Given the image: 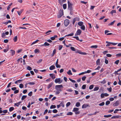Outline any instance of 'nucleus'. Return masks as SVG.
Instances as JSON below:
<instances>
[{
    "label": "nucleus",
    "mask_w": 121,
    "mask_h": 121,
    "mask_svg": "<svg viewBox=\"0 0 121 121\" xmlns=\"http://www.w3.org/2000/svg\"><path fill=\"white\" fill-rule=\"evenodd\" d=\"M70 49L73 51H75V52L78 53L81 55H86L87 54V53L85 52H82L80 50L78 49H76L73 47H71Z\"/></svg>",
    "instance_id": "1"
},
{
    "label": "nucleus",
    "mask_w": 121,
    "mask_h": 121,
    "mask_svg": "<svg viewBox=\"0 0 121 121\" xmlns=\"http://www.w3.org/2000/svg\"><path fill=\"white\" fill-rule=\"evenodd\" d=\"M27 69L29 70H30L32 69V68L30 66H28L27 68Z\"/></svg>",
    "instance_id": "58"
},
{
    "label": "nucleus",
    "mask_w": 121,
    "mask_h": 121,
    "mask_svg": "<svg viewBox=\"0 0 121 121\" xmlns=\"http://www.w3.org/2000/svg\"><path fill=\"white\" fill-rule=\"evenodd\" d=\"M69 80L71 81L73 83H75L76 82V81H75L74 80H73L70 78H69Z\"/></svg>",
    "instance_id": "59"
},
{
    "label": "nucleus",
    "mask_w": 121,
    "mask_h": 121,
    "mask_svg": "<svg viewBox=\"0 0 121 121\" xmlns=\"http://www.w3.org/2000/svg\"><path fill=\"white\" fill-rule=\"evenodd\" d=\"M62 113H60V114L59 115L58 114H56L54 116H53V117H57L58 116L59 117L60 116V115H62Z\"/></svg>",
    "instance_id": "22"
},
{
    "label": "nucleus",
    "mask_w": 121,
    "mask_h": 121,
    "mask_svg": "<svg viewBox=\"0 0 121 121\" xmlns=\"http://www.w3.org/2000/svg\"><path fill=\"white\" fill-rule=\"evenodd\" d=\"M105 104V103L104 102H103L102 103L99 104V105L100 106H104Z\"/></svg>",
    "instance_id": "53"
},
{
    "label": "nucleus",
    "mask_w": 121,
    "mask_h": 121,
    "mask_svg": "<svg viewBox=\"0 0 121 121\" xmlns=\"http://www.w3.org/2000/svg\"><path fill=\"white\" fill-rule=\"evenodd\" d=\"M63 7L64 9H66L67 8L66 4H64L63 5Z\"/></svg>",
    "instance_id": "35"
},
{
    "label": "nucleus",
    "mask_w": 121,
    "mask_h": 121,
    "mask_svg": "<svg viewBox=\"0 0 121 121\" xmlns=\"http://www.w3.org/2000/svg\"><path fill=\"white\" fill-rule=\"evenodd\" d=\"M89 105L88 104H84L82 105V108H86Z\"/></svg>",
    "instance_id": "15"
},
{
    "label": "nucleus",
    "mask_w": 121,
    "mask_h": 121,
    "mask_svg": "<svg viewBox=\"0 0 121 121\" xmlns=\"http://www.w3.org/2000/svg\"><path fill=\"white\" fill-rule=\"evenodd\" d=\"M71 104V103L70 102H68L66 104V107L67 108Z\"/></svg>",
    "instance_id": "49"
},
{
    "label": "nucleus",
    "mask_w": 121,
    "mask_h": 121,
    "mask_svg": "<svg viewBox=\"0 0 121 121\" xmlns=\"http://www.w3.org/2000/svg\"><path fill=\"white\" fill-rule=\"evenodd\" d=\"M14 108L13 107H10L9 108V111L10 112L14 110Z\"/></svg>",
    "instance_id": "29"
},
{
    "label": "nucleus",
    "mask_w": 121,
    "mask_h": 121,
    "mask_svg": "<svg viewBox=\"0 0 121 121\" xmlns=\"http://www.w3.org/2000/svg\"><path fill=\"white\" fill-rule=\"evenodd\" d=\"M56 106L54 105H52L50 107V108L51 109L55 108H56Z\"/></svg>",
    "instance_id": "23"
},
{
    "label": "nucleus",
    "mask_w": 121,
    "mask_h": 121,
    "mask_svg": "<svg viewBox=\"0 0 121 121\" xmlns=\"http://www.w3.org/2000/svg\"><path fill=\"white\" fill-rule=\"evenodd\" d=\"M57 112V110L56 109H54L52 110V112L54 113H56Z\"/></svg>",
    "instance_id": "55"
},
{
    "label": "nucleus",
    "mask_w": 121,
    "mask_h": 121,
    "mask_svg": "<svg viewBox=\"0 0 121 121\" xmlns=\"http://www.w3.org/2000/svg\"><path fill=\"white\" fill-rule=\"evenodd\" d=\"M33 11V10H29L26 11V14H29Z\"/></svg>",
    "instance_id": "36"
},
{
    "label": "nucleus",
    "mask_w": 121,
    "mask_h": 121,
    "mask_svg": "<svg viewBox=\"0 0 121 121\" xmlns=\"http://www.w3.org/2000/svg\"><path fill=\"white\" fill-rule=\"evenodd\" d=\"M27 97L26 95H23L21 99L22 100H23L25 99Z\"/></svg>",
    "instance_id": "31"
},
{
    "label": "nucleus",
    "mask_w": 121,
    "mask_h": 121,
    "mask_svg": "<svg viewBox=\"0 0 121 121\" xmlns=\"http://www.w3.org/2000/svg\"><path fill=\"white\" fill-rule=\"evenodd\" d=\"M63 15V11L62 10L60 9L59 11V14L57 15L58 18H60Z\"/></svg>",
    "instance_id": "4"
},
{
    "label": "nucleus",
    "mask_w": 121,
    "mask_h": 121,
    "mask_svg": "<svg viewBox=\"0 0 121 121\" xmlns=\"http://www.w3.org/2000/svg\"><path fill=\"white\" fill-rule=\"evenodd\" d=\"M34 52L35 53H37L39 52V51L38 49H36L35 50Z\"/></svg>",
    "instance_id": "33"
},
{
    "label": "nucleus",
    "mask_w": 121,
    "mask_h": 121,
    "mask_svg": "<svg viewBox=\"0 0 121 121\" xmlns=\"http://www.w3.org/2000/svg\"><path fill=\"white\" fill-rule=\"evenodd\" d=\"M73 114V113L71 112H68L67 114V115H71Z\"/></svg>",
    "instance_id": "42"
},
{
    "label": "nucleus",
    "mask_w": 121,
    "mask_h": 121,
    "mask_svg": "<svg viewBox=\"0 0 121 121\" xmlns=\"http://www.w3.org/2000/svg\"><path fill=\"white\" fill-rule=\"evenodd\" d=\"M107 90L109 92H111L112 90V88L111 87L109 88H107Z\"/></svg>",
    "instance_id": "38"
},
{
    "label": "nucleus",
    "mask_w": 121,
    "mask_h": 121,
    "mask_svg": "<svg viewBox=\"0 0 121 121\" xmlns=\"http://www.w3.org/2000/svg\"><path fill=\"white\" fill-rule=\"evenodd\" d=\"M78 24L79 26H83V22H78Z\"/></svg>",
    "instance_id": "21"
},
{
    "label": "nucleus",
    "mask_w": 121,
    "mask_h": 121,
    "mask_svg": "<svg viewBox=\"0 0 121 121\" xmlns=\"http://www.w3.org/2000/svg\"><path fill=\"white\" fill-rule=\"evenodd\" d=\"M56 52V50L55 49H54V50L53 51V53L52 54V56H53L55 54Z\"/></svg>",
    "instance_id": "48"
},
{
    "label": "nucleus",
    "mask_w": 121,
    "mask_h": 121,
    "mask_svg": "<svg viewBox=\"0 0 121 121\" xmlns=\"http://www.w3.org/2000/svg\"><path fill=\"white\" fill-rule=\"evenodd\" d=\"M115 22V20L114 21L112 22H111L108 25L110 26V25H113L114 24V23Z\"/></svg>",
    "instance_id": "37"
},
{
    "label": "nucleus",
    "mask_w": 121,
    "mask_h": 121,
    "mask_svg": "<svg viewBox=\"0 0 121 121\" xmlns=\"http://www.w3.org/2000/svg\"><path fill=\"white\" fill-rule=\"evenodd\" d=\"M86 87V85H83L82 86V88L83 89H85Z\"/></svg>",
    "instance_id": "64"
},
{
    "label": "nucleus",
    "mask_w": 121,
    "mask_h": 121,
    "mask_svg": "<svg viewBox=\"0 0 121 121\" xmlns=\"http://www.w3.org/2000/svg\"><path fill=\"white\" fill-rule=\"evenodd\" d=\"M104 94L102 93L101 94L100 96L101 98H103L104 97Z\"/></svg>",
    "instance_id": "63"
},
{
    "label": "nucleus",
    "mask_w": 121,
    "mask_h": 121,
    "mask_svg": "<svg viewBox=\"0 0 121 121\" xmlns=\"http://www.w3.org/2000/svg\"><path fill=\"white\" fill-rule=\"evenodd\" d=\"M73 35H74L73 33H72L66 35L65 36H64V37H65L66 36H73Z\"/></svg>",
    "instance_id": "25"
},
{
    "label": "nucleus",
    "mask_w": 121,
    "mask_h": 121,
    "mask_svg": "<svg viewBox=\"0 0 121 121\" xmlns=\"http://www.w3.org/2000/svg\"><path fill=\"white\" fill-rule=\"evenodd\" d=\"M60 106H62L63 107H64L65 105L63 102H61L60 104Z\"/></svg>",
    "instance_id": "46"
},
{
    "label": "nucleus",
    "mask_w": 121,
    "mask_h": 121,
    "mask_svg": "<svg viewBox=\"0 0 121 121\" xmlns=\"http://www.w3.org/2000/svg\"><path fill=\"white\" fill-rule=\"evenodd\" d=\"M79 19V18L78 17H76L74 18L73 21V24H74L75 22L76 21H78Z\"/></svg>",
    "instance_id": "9"
},
{
    "label": "nucleus",
    "mask_w": 121,
    "mask_h": 121,
    "mask_svg": "<svg viewBox=\"0 0 121 121\" xmlns=\"http://www.w3.org/2000/svg\"><path fill=\"white\" fill-rule=\"evenodd\" d=\"M39 41V40H36L34 42H33L31 44V45H32L33 44H34L37 43L38 41Z\"/></svg>",
    "instance_id": "41"
},
{
    "label": "nucleus",
    "mask_w": 121,
    "mask_h": 121,
    "mask_svg": "<svg viewBox=\"0 0 121 121\" xmlns=\"http://www.w3.org/2000/svg\"><path fill=\"white\" fill-rule=\"evenodd\" d=\"M50 45V44L47 42H45L44 44L43 45V46H48Z\"/></svg>",
    "instance_id": "26"
},
{
    "label": "nucleus",
    "mask_w": 121,
    "mask_h": 121,
    "mask_svg": "<svg viewBox=\"0 0 121 121\" xmlns=\"http://www.w3.org/2000/svg\"><path fill=\"white\" fill-rule=\"evenodd\" d=\"M63 82V80L61 79L60 78L56 79L55 80V82L56 83H58L59 84Z\"/></svg>",
    "instance_id": "3"
},
{
    "label": "nucleus",
    "mask_w": 121,
    "mask_h": 121,
    "mask_svg": "<svg viewBox=\"0 0 121 121\" xmlns=\"http://www.w3.org/2000/svg\"><path fill=\"white\" fill-rule=\"evenodd\" d=\"M119 60H117L115 61V63L117 65H118L119 63Z\"/></svg>",
    "instance_id": "56"
},
{
    "label": "nucleus",
    "mask_w": 121,
    "mask_h": 121,
    "mask_svg": "<svg viewBox=\"0 0 121 121\" xmlns=\"http://www.w3.org/2000/svg\"><path fill=\"white\" fill-rule=\"evenodd\" d=\"M13 40L14 42H16L17 39V36H16L13 39Z\"/></svg>",
    "instance_id": "24"
},
{
    "label": "nucleus",
    "mask_w": 121,
    "mask_h": 121,
    "mask_svg": "<svg viewBox=\"0 0 121 121\" xmlns=\"http://www.w3.org/2000/svg\"><path fill=\"white\" fill-rule=\"evenodd\" d=\"M23 10V9H22L20 10V11H17V13L18 15L19 16L22 13Z\"/></svg>",
    "instance_id": "17"
},
{
    "label": "nucleus",
    "mask_w": 121,
    "mask_h": 121,
    "mask_svg": "<svg viewBox=\"0 0 121 121\" xmlns=\"http://www.w3.org/2000/svg\"><path fill=\"white\" fill-rule=\"evenodd\" d=\"M32 94V92L30 91L28 94V95L30 96H31Z\"/></svg>",
    "instance_id": "62"
},
{
    "label": "nucleus",
    "mask_w": 121,
    "mask_h": 121,
    "mask_svg": "<svg viewBox=\"0 0 121 121\" xmlns=\"http://www.w3.org/2000/svg\"><path fill=\"white\" fill-rule=\"evenodd\" d=\"M94 86L93 85H91L89 87V89L90 90H91L94 87Z\"/></svg>",
    "instance_id": "39"
},
{
    "label": "nucleus",
    "mask_w": 121,
    "mask_h": 121,
    "mask_svg": "<svg viewBox=\"0 0 121 121\" xmlns=\"http://www.w3.org/2000/svg\"><path fill=\"white\" fill-rule=\"evenodd\" d=\"M80 105V103L79 102H78L76 103V106L77 107H79Z\"/></svg>",
    "instance_id": "32"
},
{
    "label": "nucleus",
    "mask_w": 121,
    "mask_h": 121,
    "mask_svg": "<svg viewBox=\"0 0 121 121\" xmlns=\"http://www.w3.org/2000/svg\"><path fill=\"white\" fill-rule=\"evenodd\" d=\"M11 23V21L9 20L7 22H5L4 23H3V24H4L5 25L9 23Z\"/></svg>",
    "instance_id": "30"
},
{
    "label": "nucleus",
    "mask_w": 121,
    "mask_h": 121,
    "mask_svg": "<svg viewBox=\"0 0 121 121\" xmlns=\"http://www.w3.org/2000/svg\"><path fill=\"white\" fill-rule=\"evenodd\" d=\"M63 88V86L62 85H56L55 86V88L57 91H61L62 90V89L61 88Z\"/></svg>",
    "instance_id": "2"
},
{
    "label": "nucleus",
    "mask_w": 121,
    "mask_h": 121,
    "mask_svg": "<svg viewBox=\"0 0 121 121\" xmlns=\"http://www.w3.org/2000/svg\"><path fill=\"white\" fill-rule=\"evenodd\" d=\"M19 87L20 88H22L24 86L21 83L20 84Z\"/></svg>",
    "instance_id": "51"
},
{
    "label": "nucleus",
    "mask_w": 121,
    "mask_h": 121,
    "mask_svg": "<svg viewBox=\"0 0 121 121\" xmlns=\"http://www.w3.org/2000/svg\"><path fill=\"white\" fill-rule=\"evenodd\" d=\"M66 91H68L72 92L73 91V90H71V89H68L66 90Z\"/></svg>",
    "instance_id": "61"
},
{
    "label": "nucleus",
    "mask_w": 121,
    "mask_h": 121,
    "mask_svg": "<svg viewBox=\"0 0 121 121\" xmlns=\"http://www.w3.org/2000/svg\"><path fill=\"white\" fill-rule=\"evenodd\" d=\"M52 83H50L49 84L47 87V88L48 89H49L52 86Z\"/></svg>",
    "instance_id": "40"
},
{
    "label": "nucleus",
    "mask_w": 121,
    "mask_h": 121,
    "mask_svg": "<svg viewBox=\"0 0 121 121\" xmlns=\"http://www.w3.org/2000/svg\"><path fill=\"white\" fill-rule=\"evenodd\" d=\"M79 110V109L77 108H73V109L72 111L73 112H76L78 111Z\"/></svg>",
    "instance_id": "16"
},
{
    "label": "nucleus",
    "mask_w": 121,
    "mask_h": 121,
    "mask_svg": "<svg viewBox=\"0 0 121 121\" xmlns=\"http://www.w3.org/2000/svg\"><path fill=\"white\" fill-rule=\"evenodd\" d=\"M28 84L30 85H33L35 84V83L34 82H29L28 83Z\"/></svg>",
    "instance_id": "47"
},
{
    "label": "nucleus",
    "mask_w": 121,
    "mask_h": 121,
    "mask_svg": "<svg viewBox=\"0 0 121 121\" xmlns=\"http://www.w3.org/2000/svg\"><path fill=\"white\" fill-rule=\"evenodd\" d=\"M80 28L81 29L83 30H84L85 29V27L84 25H83L81 26Z\"/></svg>",
    "instance_id": "45"
},
{
    "label": "nucleus",
    "mask_w": 121,
    "mask_h": 121,
    "mask_svg": "<svg viewBox=\"0 0 121 121\" xmlns=\"http://www.w3.org/2000/svg\"><path fill=\"white\" fill-rule=\"evenodd\" d=\"M110 103V102L109 100H108L105 103V104L106 105H107L109 104Z\"/></svg>",
    "instance_id": "44"
},
{
    "label": "nucleus",
    "mask_w": 121,
    "mask_h": 121,
    "mask_svg": "<svg viewBox=\"0 0 121 121\" xmlns=\"http://www.w3.org/2000/svg\"><path fill=\"white\" fill-rule=\"evenodd\" d=\"M112 116L111 115H104V117L105 118H108L111 117Z\"/></svg>",
    "instance_id": "27"
},
{
    "label": "nucleus",
    "mask_w": 121,
    "mask_h": 121,
    "mask_svg": "<svg viewBox=\"0 0 121 121\" xmlns=\"http://www.w3.org/2000/svg\"><path fill=\"white\" fill-rule=\"evenodd\" d=\"M116 13V11L114 10H112L110 12V13L112 14L113 13Z\"/></svg>",
    "instance_id": "50"
},
{
    "label": "nucleus",
    "mask_w": 121,
    "mask_h": 121,
    "mask_svg": "<svg viewBox=\"0 0 121 121\" xmlns=\"http://www.w3.org/2000/svg\"><path fill=\"white\" fill-rule=\"evenodd\" d=\"M120 116H114L112 117H111V119H116V118H120Z\"/></svg>",
    "instance_id": "11"
},
{
    "label": "nucleus",
    "mask_w": 121,
    "mask_h": 121,
    "mask_svg": "<svg viewBox=\"0 0 121 121\" xmlns=\"http://www.w3.org/2000/svg\"><path fill=\"white\" fill-rule=\"evenodd\" d=\"M21 101L19 102L18 103H16L14 104V105L18 107L19 105L21 103Z\"/></svg>",
    "instance_id": "18"
},
{
    "label": "nucleus",
    "mask_w": 121,
    "mask_h": 121,
    "mask_svg": "<svg viewBox=\"0 0 121 121\" xmlns=\"http://www.w3.org/2000/svg\"><path fill=\"white\" fill-rule=\"evenodd\" d=\"M50 76L53 79H54L55 78V75L54 74H50Z\"/></svg>",
    "instance_id": "13"
},
{
    "label": "nucleus",
    "mask_w": 121,
    "mask_h": 121,
    "mask_svg": "<svg viewBox=\"0 0 121 121\" xmlns=\"http://www.w3.org/2000/svg\"><path fill=\"white\" fill-rule=\"evenodd\" d=\"M68 9L69 10L72 11V6L73 4H72L70 3L69 1L68 2Z\"/></svg>",
    "instance_id": "5"
},
{
    "label": "nucleus",
    "mask_w": 121,
    "mask_h": 121,
    "mask_svg": "<svg viewBox=\"0 0 121 121\" xmlns=\"http://www.w3.org/2000/svg\"><path fill=\"white\" fill-rule=\"evenodd\" d=\"M98 47V46L96 45H93L91 46V48H96Z\"/></svg>",
    "instance_id": "43"
},
{
    "label": "nucleus",
    "mask_w": 121,
    "mask_h": 121,
    "mask_svg": "<svg viewBox=\"0 0 121 121\" xmlns=\"http://www.w3.org/2000/svg\"><path fill=\"white\" fill-rule=\"evenodd\" d=\"M100 82L101 83L104 84L106 83V81L104 79L103 80V81H101Z\"/></svg>",
    "instance_id": "54"
},
{
    "label": "nucleus",
    "mask_w": 121,
    "mask_h": 121,
    "mask_svg": "<svg viewBox=\"0 0 121 121\" xmlns=\"http://www.w3.org/2000/svg\"><path fill=\"white\" fill-rule=\"evenodd\" d=\"M60 4H62L63 3L65 2L66 0H58Z\"/></svg>",
    "instance_id": "10"
},
{
    "label": "nucleus",
    "mask_w": 121,
    "mask_h": 121,
    "mask_svg": "<svg viewBox=\"0 0 121 121\" xmlns=\"http://www.w3.org/2000/svg\"><path fill=\"white\" fill-rule=\"evenodd\" d=\"M5 33H2V38H4L5 37Z\"/></svg>",
    "instance_id": "57"
},
{
    "label": "nucleus",
    "mask_w": 121,
    "mask_h": 121,
    "mask_svg": "<svg viewBox=\"0 0 121 121\" xmlns=\"http://www.w3.org/2000/svg\"><path fill=\"white\" fill-rule=\"evenodd\" d=\"M99 89V87H96L94 88V91H96L98 90Z\"/></svg>",
    "instance_id": "34"
},
{
    "label": "nucleus",
    "mask_w": 121,
    "mask_h": 121,
    "mask_svg": "<svg viewBox=\"0 0 121 121\" xmlns=\"http://www.w3.org/2000/svg\"><path fill=\"white\" fill-rule=\"evenodd\" d=\"M106 43H108V44H107L106 45V47H109L111 45V44L110 43H111L110 42H109L108 41H106Z\"/></svg>",
    "instance_id": "20"
},
{
    "label": "nucleus",
    "mask_w": 121,
    "mask_h": 121,
    "mask_svg": "<svg viewBox=\"0 0 121 121\" xmlns=\"http://www.w3.org/2000/svg\"><path fill=\"white\" fill-rule=\"evenodd\" d=\"M119 104V101L118 100H117L113 104V105L114 107H116Z\"/></svg>",
    "instance_id": "8"
},
{
    "label": "nucleus",
    "mask_w": 121,
    "mask_h": 121,
    "mask_svg": "<svg viewBox=\"0 0 121 121\" xmlns=\"http://www.w3.org/2000/svg\"><path fill=\"white\" fill-rule=\"evenodd\" d=\"M96 65H99L100 64V60L99 59H98L96 62Z\"/></svg>",
    "instance_id": "12"
},
{
    "label": "nucleus",
    "mask_w": 121,
    "mask_h": 121,
    "mask_svg": "<svg viewBox=\"0 0 121 121\" xmlns=\"http://www.w3.org/2000/svg\"><path fill=\"white\" fill-rule=\"evenodd\" d=\"M69 21L68 19H66L64 21V24L66 26H67L69 24Z\"/></svg>",
    "instance_id": "6"
},
{
    "label": "nucleus",
    "mask_w": 121,
    "mask_h": 121,
    "mask_svg": "<svg viewBox=\"0 0 121 121\" xmlns=\"http://www.w3.org/2000/svg\"><path fill=\"white\" fill-rule=\"evenodd\" d=\"M10 52L12 56L13 55L15 54V52L14 50H10Z\"/></svg>",
    "instance_id": "19"
},
{
    "label": "nucleus",
    "mask_w": 121,
    "mask_h": 121,
    "mask_svg": "<svg viewBox=\"0 0 121 121\" xmlns=\"http://www.w3.org/2000/svg\"><path fill=\"white\" fill-rule=\"evenodd\" d=\"M55 65L56 66V67L57 68H60L61 67V66L60 65L58 64H56Z\"/></svg>",
    "instance_id": "52"
},
{
    "label": "nucleus",
    "mask_w": 121,
    "mask_h": 121,
    "mask_svg": "<svg viewBox=\"0 0 121 121\" xmlns=\"http://www.w3.org/2000/svg\"><path fill=\"white\" fill-rule=\"evenodd\" d=\"M110 43L112 45H113L114 46L116 45L118 43H114L112 42H111V43Z\"/></svg>",
    "instance_id": "60"
},
{
    "label": "nucleus",
    "mask_w": 121,
    "mask_h": 121,
    "mask_svg": "<svg viewBox=\"0 0 121 121\" xmlns=\"http://www.w3.org/2000/svg\"><path fill=\"white\" fill-rule=\"evenodd\" d=\"M82 32L81 30L80 29H78L76 33L75 34V36L78 35H80Z\"/></svg>",
    "instance_id": "7"
},
{
    "label": "nucleus",
    "mask_w": 121,
    "mask_h": 121,
    "mask_svg": "<svg viewBox=\"0 0 121 121\" xmlns=\"http://www.w3.org/2000/svg\"><path fill=\"white\" fill-rule=\"evenodd\" d=\"M67 73L69 75H72V74L71 71L70 70H69L67 72Z\"/></svg>",
    "instance_id": "28"
},
{
    "label": "nucleus",
    "mask_w": 121,
    "mask_h": 121,
    "mask_svg": "<svg viewBox=\"0 0 121 121\" xmlns=\"http://www.w3.org/2000/svg\"><path fill=\"white\" fill-rule=\"evenodd\" d=\"M55 69V66L53 65L49 67V69L51 70H52L53 69Z\"/></svg>",
    "instance_id": "14"
}]
</instances>
